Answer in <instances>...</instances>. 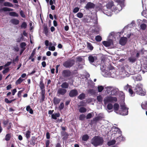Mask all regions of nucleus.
Here are the masks:
<instances>
[{"instance_id": "1", "label": "nucleus", "mask_w": 147, "mask_h": 147, "mask_svg": "<svg viewBox=\"0 0 147 147\" xmlns=\"http://www.w3.org/2000/svg\"><path fill=\"white\" fill-rule=\"evenodd\" d=\"M103 142V138L98 136H94L91 140V143L95 147L102 145Z\"/></svg>"}, {"instance_id": "2", "label": "nucleus", "mask_w": 147, "mask_h": 147, "mask_svg": "<svg viewBox=\"0 0 147 147\" xmlns=\"http://www.w3.org/2000/svg\"><path fill=\"white\" fill-rule=\"evenodd\" d=\"M134 90L135 92L139 95L144 96L146 94V92L143 90L142 85L140 83H138L136 85Z\"/></svg>"}, {"instance_id": "3", "label": "nucleus", "mask_w": 147, "mask_h": 147, "mask_svg": "<svg viewBox=\"0 0 147 147\" xmlns=\"http://www.w3.org/2000/svg\"><path fill=\"white\" fill-rule=\"evenodd\" d=\"M117 100V98L116 97L107 96L104 99L103 101L105 105H106L109 103H113L116 102Z\"/></svg>"}, {"instance_id": "4", "label": "nucleus", "mask_w": 147, "mask_h": 147, "mask_svg": "<svg viewBox=\"0 0 147 147\" xmlns=\"http://www.w3.org/2000/svg\"><path fill=\"white\" fill-rule=\"evenodd\" d=\"M75 63V61L74 60L69 59L64 61L63 63V65L66 68H70L74 65Z\"/></svg>"}, {"instance_id": "5", "label": "nucleus", "mask_w": 147, "mask_h": 147, "mask_svg": "<svg viewBox=\"0 0 147 147\" xmlns=\"http://www.w3.org/2000/svg\"><path fill=\"white\" fill-rule=\"evenodd\" d=\"M120 107L121 111V112H119V113L123 115H127L128 114V109H127L125 106L123 104L121 105Z\"/></svg>"}, {"instance_id": "6", "label": "nucleus", "mask_w": 147, "mask_h": 147, "mask_svg": "<svg viewBox=\"0 0 147 147\" xmlns=\"http://www.w3.org/2000/svg\"><path fill=\"white\" fill-rule=\"evenodd\" d=\"M62 75L64 78H67L72 76V73L69 70L65 69L63 71Z\"/></svg>"}, {"instance_id": "7", "label": "nucleus", "mask_w": 147, "mask_h": 147, "mask_svg": "<svg viewBox=\"0 0 147 147\" xmlns=\"http://www.w3.org/2000/svg\"><path fill=\"white\" fill-rule=\"evenodd\" d=\"M132 88V86H131L129 85L128 84H127L124 87V90L126 91H127L128 90L129 94L132 96L134 95L135 93L133 92Z\"/></svg>"}, {"instance_id": "8", "label": "nucleus", "mask_w": 147, "mask_h": 147, "mask_svg": "<svg viewBox=\"0 0 147 147\" xmlns=\"http://www.w3.org/2000/svg\"><path fill=\"white\" fill-rule=\"evenodd\" d=\"M67 90L66 89H63L62 88H59L57 91V95L58 96L64 95L66 93Z\"/></svg>"}, {"instance_id": "9", "label": "nucleus", "mask_w": 147, "mask_h": 147, "mask_svg": "<svg viewBox=\"0 0 147 147\" xmlns=\"http://www.w3.org/2000/svg\"><path fill=\"white\" fill-rule=\"evenodd\" d=\"M78 90L76 89H74L70 91L69 95L71 97H73L76 96L78 94Z\"/></svg>"}, {"instance_id": "10", "label": "nucleus", "mask_w": 147, "mask_h": 147, "mask_svg": "<svg viewBox=\"0 0 147 147\" xmlns=\"http://www.w3.org/2000/svg\"><path fill=\"white\" fill-rule=\"evenodd\" d=\"M95 5L93 3L89 2L87 3L85 7V8L87 10L90 9H94L95 7Z\"/></svg>"}, {"instance_id": "11", "label": "nucleus", "mask_w": 147, "mask_h": 147, "mask_svg": "<svg viewBox=\"0 0 147 147\" xmlns=\"http://www.w3.org/2000/svg\"><path fill=\"white\" fill-rule=\"evenodd\" d=\"M102 43L106 47H108L113 44V41L112 40H110L108 41H102Z\"/></svg>"}, {"instance_id": "12", "label": "nucleus", "mask_w": 147, "mask_h": 147, "mask_svg": "<svg viewBox=\"0 0 147 147\" xmlns=\"http://www.w3.org/2000/svg\"><path fill=\"white\" fill-rule=\"evenodd\" d=\"M127 41V38L126 37H122L119 40V44L123 46L125 45Z\"/></svg>"}, {"instance_id": "13", "label": "nucleus", "mask_w": 147, "mask_h": 147, "mask_svg": "<svg viewBox=\"0 0 147 147\" xmlns=\"http://www.w3.org/2000/svg\"><path fill=\"white\" fill-rule=\"evenodd\" d=\"M107 7L109 9H111L113 8V9H117L115 8V7L114 9L115 5H114L113 2V1L109 2L107 4Z\"/></svg>"}, {"instance_id": "14", "label": "nucleus", "mask_w": 147, "mask_h": 147, "mask_svg": "<svg viewBox=\"0 0 147 147\" xmlns=\"http://www.w3.org/2000/svg\"><path fill=\"white\" fill-rule=\"evenodd\" d=\"M88 59L89 62L91 63H93L95 61L97 60V57H93L92 55H90L88 57Z\"/></svg>"}, {"instance_id": "15", "label": "nucleus", "mask_w": 147, "mask_h": 147, "mask_svg": "<svg viewBox=\"0 0 147 147\" xmlns=\"http://www.w3.org/2000/svg\"><path fill=\"white\" fill-rule=\"evenodd\" d=\"M104 117L101 115H98V116L94 117L93 119V121L95 123H96L97 121L101 120L102 119L104 118Z\"/></svg>"}, {"instance_id": "16", "label": "nucleus", "mask_w": 147, "mask_h": 147, "mask_svg": "<svg viewBox=\"0 0 147 147\" xmlns=\"http://www.w3.org/2000/svg\"><path fill=\"white\" fill-rule=\"evenodd\" d=\"M61 136H63V140H66L68 138L69 135L65 131H61Z\"/></svg>"}, {"instance_id": "17", "label": "nucleus", "mask_w": 147, "mask_h": 147, "mask_svg": "<svg viewBox=\"0 0 147 147\" xmlns=\"http://www.w3.org/2000/svg\"><path fill=\"white\" fill-rule=\"evenodd\" d=\"M114 134H119L121 135L122 134V131L120 130V129L118 127H115L114 130L113 131Z\"/></svg>"}, {"instance_id": "18", "label": "nucleus", "mask_w": 147, "mask_h": 147, "mask_svg": "<svg viewBox=\"0 0 147 147\" xmlns=\"http://www.w3.org/2000/svg\"><path fill=\"white\" fill-rule=\"evenodd\" d=\"M125 139V138L122 136L121 134L119 136L117 137L116 139V141L118 143H119L120 142L124 141Z\"/></svg>"}, {"instance_id": "19", "label": "nucleus", "mask_w": 147, "mask_h": 147, "mask_svg": "<svg viewBox=\"0 0 147 147\" xmlns=\"http://www.w3.org/2000/svg\"><path fill=\"white\" fill-rule=\"evenodd\" d=\"M40 87L41 90V92H45V86L43 82V80H41L40 83Z\"/></svg>"}, {"instance_id": "20", "label": "nucleus", "mask_w": 147, "mask_h": 147, "mask_svg": "<svg viewBox=\"0 0 147 147\" xmlns=\"http://www.w3.org/2000/svg\"><path fill=\"white\" fill-rule=\"evenodd\" d=\"M113 107L114 111L116 113H119L118 112V111L119 108V105L117 103H115L113 105Z\"/></svg>"}, {"instance_id": "21", "label": "nucleus", "mask_w": 147, "mask_h": 147, "mask_svg": "<svg viewBox=\"0 0 147 147\" xmlns=\"http://www.w3.org/2000/svg\"><path fill=\"white\" fill-rule=\"evenodd\" d=\"M53 100L54 105H56L59 103L61 100V99L60 98H58L56 97H54Z\"/></svg>"}, {"instance_id": "22", "label": "nucleus", "mask_w": 147, "mask_h": 147, "mask_svg": "<svg viewBox=\"0 0 147 147\" xmlns=\"http://www.w3.org/2000/svg\"><path fill=\"white\" fill-rule=\"evenodd\" d=\"M13 9L7 7H4L0 9V11L1 12L3 11H13Z\"/></svg>"}, {"instance_id": "23", "label": "nucleus", "mask_w": 147, "mask_h": 147, "mask_svg": "<svg viewBox=\"0 0 147 147\" xmlns=\"http://www.w3.org/2000/svg\"><path fill=\"white\" fill-rule=\"evenodd\" d=\"M41 96L40 97V102L41 103H42L45 100V92H43V91H42V92H41Z\"/></svg>"}, {"instance_id": "24", "label": "nucleus", "mask_w": 147, "mask_h": 147, "mask_svg": "<svg viewBox=\"0 0 147 147\" xmlns=\"http://www.w3.org/2000/svg\"><path fill=\"white\" fill-rule=\"evenodd\" d=\"M69 86L68 83L67 82H64L61 85V88L65 89L68 88Z\"/></svg>"}, {"instance_id": "25", "label": "nucleus", "mask_w": 147, "mask_h": 147, "mask_svg": "<svg viewBox=\"0 0 147 147\" xmlns=\"http://www.w3.org/2000/svg\"><path fill=\"white\" fill-rule=\"evenodd\" d=\"M89 137L88 134L83 135L82 137V140L83 141H87L89 139Z\"/></svg>"}, {"instance_id": "26", "label": "nucleus", "mask_w": 147, "mask_h": 147, "mask_svg": "<svg viewBox=\"0 0 147 147\" xmlns=\"http://www.w3.org/2000/svg\"><path fill=\"white\" fill-rule=\"evenodd\" d=\"M10 22L12 24L15 25H18L19 23V21L15 19H11Z\"/></svg>"}, {"instance_id": "27", "label": "nucleus", "mask_w": 147, "mask_h": 147, "mask_svg": "<svg viewBox=\"0 0 147 147\" xmlns=\"http://www.w3.org/2000/svg\"><path fill=\"white\" fill-rule=\"evenodd\" d=\"M142 108L144 110H147V101L142 102L141 105Z\"/></svg>"}, {"instance_id": "28", "label": "nucleus", "mask_w": 147, "mask_h": 147, "mask_svg": "<svg viewBox=\"0 0 147 147\" xmlns=\"http://www.w3.org/2000/svg\"><path fill=\"white\" fill-rule=\"evenodd\" d=\"M3 5L5 7H12L13 6V5L10 2H5L3 3Z\"/></svg>"}, {"instance_id": "29", "label": "nucleus", "mask_w": 147, "mask_h": 147, "mask_svg": "<svg viewBox=\"0 0 147 147\" xmlns=\"http://www.w3.org/2000/svg\"><path fill=\"white\" fill-rule=\"evenodd\" d=\"M60 116V114L59 113H55V114H52L51 115V117L52 119H56L57 117H59Z\"/></svg>"}, {"instance_id": "30", "label": "nucleus", "mask_w": 147, "mask_h": 147, "mask_svg": "<svg viewBox=\"0 0 147 147\" xmlns=\"http://www.w3.org/2000/svg\"><path fill=\"white\" fill-rule=\"evenodd\" d=\"M31 132L30 131L28 130L26 131V134H25V136L27 139H28L30 137Z\"/></svg>"}, {"instance_id": "31", "label": "nucleus", "mask_w": 147, "mask_h": 147, "mask_svg": "<svg viewBox=\"0 0 147 147\" xmlns=\"http://www.w3.org/2000/svg\"><path fill=\"white\" fill-rule=\"evenodd\" d=\"M118 90L117 89H113L111 91V95L113 96L116 95L117 94Z\"/></svg>"}, {"instance_id": "32", "label": "nucleus", "mask_w": 147, "mask_h": 147, "mask_svg": "<svg viewBox=\"0 0 147 147\" xmlns=\"http://www.w3.org/2000/svg\"><path fill=\"white\" fill-rule=\"evenodd\" d=\"M11 137V133L7 134L5 137V140L6 141H9Z\"/></svg>"}, {"instance_id": "33", "label": "nucleus", "mask_w": 147, "mask_h": 147, "mask_svg": "<svg viewBox=\"0 0 147 147\" xmlns=\"http://www.w3.org/2000/svg\"><path fill=\"white\" fill-rule=\"evenodd\" d=\"M128 60L130 62L133 63L136 61V59L134 57H130L128 58Z\"/></svg>"}, {"instance_id": "34", "label": "nucleus", "mask_w": 147, "mask_h": 147, "mask_svg": "<svg viewBox=\"0 0 147 147\" xmlns=\"http://www.w3.org/2000/svg\"><path fill=\"white\" fill-rule=\"evenodd\" d=\"M9 14L10 16H11L18 17L19 16L18 14L15 12H10L9 13Z\"/></svg>"}, {"instance_id": "35", "label": "nucleus", "mask_w": 147, "mask_h": 147, "mask_svg": "<svg viewBox=\"0 0 147 147\" xmlns=\"http://www.w3.org/2000/svg\"><path fill=\"white\" fill-rule=\"evenodd\" d=\"M86 43L88 48L91 51L93 49L94 47L91 44L88 42H87Z\"/></svg>"}, {"instance_id": "36", "label": "nucleus", "mask_w": 147, "mask_h": 147, "mask_svg": "<svg viewBox=\"0 0 147 147\" xmlns=\"http://www.w3.org/2000/svg\"><path fill=\"white\" fill-rule=\"evenodd\" d=\"M85 95L83 93L81 94L78 97V98L81 100H82L85 98Z\"/></svg>"}, {"instance_id": "37", "label": "nucleus", "mask_w": 147, "mask_h": 147, "mask_svg": "<svg viewBox=\"0 0 147 147\" xmlns=\"http://www.w3.org/2000/svg\"><path fill=\"white\" fill-rule=\"evenodd\" d=\"M97 100L100 103H102L103 101V98L101 95H99L97 96Z\"/></svg>"}, {"instance_id": "38", "label": "nucleus", "mask_w": 147, "mask_h": 147, "mask_svg": "<svg viewBox=\"0 0 147 147\" xmlns=\"http://www.w3.org/2000/svg\"><path fill=\"white\" fill-rule=\"evenodd\" d=\"M24 80V79H22L21 77L16 82V85H18L19 84H20L22 81Z\"/></svg>"}, {"instance_id": "39", "label": "nucleus", "mask_w": 147, "mask_h": 147, "mask_svg": "<svg viewBox=\"0 0 147 147\" xmlns=\"http://www.w3.org/2000/svg\"><path fill=\"white\" fill-rule=\"evenodd\" d=\"M140 27L141 29L144 30L146 29L147 25L146 24L143 23L140 25Z\"/></svg>"}, {"instance_id": "40", "label": "nucleus", "mask_w": 147, "mask_h": 147, "mask_svg": "<svg viewBox=\"0 0 147 147\" xmlns=\"http://www.w3.org/2000/svg\"><path fill=\"white\" fill-rule=\"evenodd\" d=\"M87 111L86 109L84 107H81L79 109V111L80 113H84L86 112Z\"/></svg>"}, {"instance_id": "41", "label": "nucleus", "mask_w": 147, "mask_h": 147, "mask_svg": "<svg viewBox=\"0 0 147 147\" xmlns=\"http://www.w3.org/2000/svg\"><path fill=\"white\" fill-rule=\"evenodd\" d=\"M43 30L44 32V34L46 36H47L48 34V31L47 26H45L44 27Z\"/></svg>"}, {"instance_id": "42", "label": "nucleus", "mask_w": 147, "mask_h": 147, "mask_svg": "<svg viewBox=\"0 0 147 147\" xmlns=\"http://www.w3.org/2000/svg\"><path fill=\"white\" fill-rule=\"evenodd\" d=\"M95 39L97 42H99L101 41L102 38L100 36L97 35L96 36Z\"/></svg>"}, {"instance_id": "43", "label": "nucleus", "mask_w": 147, "mask_h": 147, "mask_svg": "<svg viewBox=\"0 0 147 147\" xmlns=\"http://www.w3.org/2000/svg\"><path fill=\"white\" fill-rule=\"evenodd\" d=\"M27 26V24L25 22H23L21 25V28L25 29L26 28Z\"/></svg>"}, {"instance_id": "44", "label": "nucleus", "mask_w": 147, "mask_h": 147, "mask_svg": "<svg viewBox=\"0 0 147 147\" xmlns=\"http://www.w3.org/2000/svg\"><path fill=\"white\" fill-rule=\"evenodd\" d=\"M98 91L99 92H101L104 89V87L102 86H98L97 87Z\"/></svg>"}, {"instance_id": "45", "label": "nucleus", "mask_w": 147, "mask_h": 147, "mask_svg": "<svg viewBox=\"0 0 147 147\" xmlns=\"http://www.w3.org/2000/svg\"><path fill=\"white\" fill-rule=\"evenodd\" d=\"M116 142H117L116 140H113L110 142H108V144L109 146L114 145L115 144Z\"/></svg>"}, {"instance_id": "46", "label": "nucleus", "mask_w": 147, "mask_h": 147, "mask_svg": "<svg viewBox=\"0 0 147 147\" xmlns=\"http://www.w3.org/2000/svg\"><path fill=\"white\" fill-rule=\"evenodd\" d=\"M26 43L24 42H21L20 44V47L22 49H26L25 46H26Z\"/></svg>"}, {"instance_id": "47", "label": "nucleus", "mask_w": 147, "mask_h": 147, "mask_svg": "<svg viewBox=\"0 0 147 147\" xmlns=\"http://www.w3.org/2000/svg\"><path fill=\"white\" fill-rule=\"evenodd\" d=\"M86 117L85 115L82 114L80 115L79 117V119L81 121L84 120Z\"/></svg>"}, {"instance_id": "48", "label": "nucleus", "mask_w": 147, "mask_h": 147, "mask_svg": "<svg viewBox=\"0 0 147 147\" xmlns=\"http://www.w3.org/2000/svg\"><path fill=\"white\" fill-rule=\"evenodd\" d=\"M113 105L111 103H108L107 106V108L109 110L112 109H113Z\"/></svg>"}, {"instance_id": "49", "label": "nucleus", "mask_w": 147, "mask_h": 147, "mask_svg": "<svg viewBox=\"0 0 147 147\" xmlns=\"http://www.w3.org/2000/svg\"><path fill=\"white\" fill-rule=\"evenodd\" d=\"M9 122V120L8 119H7L6 120H3V124L4 126L7 125V124H8Z\"/></svg>"}, {"instance_id": "50", "label": "nucleus", "mask_w": 147, "mask_h": 147, "mask_svg": "<svg viewBox=\"0 0 147 147\" xmlns=\"http://www.w3.org/2000/svg\"><path fill=\"white\" fill-rule=\"evenodd\" d=\"M50 143V141L49 140H47L45 142V147H50L49 146Z\"/></svg>"}, {"instance_id": "51", "label": "nucleus", "mask_w": 147, "mask_h": 147, "mask_svg": "<svg viewBox=\"0 0 147 147\" xmlns=\"http://www.w3.org/2000/svg\"><path fill=\"white\" fill-rule=\"evenodd\" d=\"M64 107V104L63 102H61L59 107V109L60 110H61Z\"/></svg>"}, {"instance_id": "52", "label": "nucleus", "mask_w": 147, "mask_h": 147, "mask_svg": "<svg viewBox=\"0 0 147 147\" xmlns=\"http://www.w3.org/2000/svg\"><path fill=\"white\" fill-rule=\"evenodd\" d=\"M142 80V77L140 75H138L136 77V80L137 81H141Z\"/></svg>"}, {"instance_id": "53", "label": "nucleus", "mask_w": 147, "mask_h": 147, "mask_svg": "<svg viewBox=\"0 0 147 147\" xmlns=\"http://www.w3.org/2000/svg\"><path fill=\"white\" fill-rule=\"evenodd\" d=\"M9 71V67H7L3 71L2 73L3 74H5Z\"/></svg>"}, {"instance_id": "54", "label": "nucleus", "mask_w": 147, "mask_h": 147, "mask_svg": "<svg viewBox=\"0 0 147 147\" xmlns=\"http://www.w3.org/2000/svg\"><path fill=\"white\" fill-rule=\"evenodd\" d=\"M20 14L21 16L23 18H25L26 16L24 13V11L22 10H21L20 12Z\"/></svg>"}, {"instance_id": "55", "label": "nucleus", "mask_w": 147, "mask_h": 147, "mask_svg": "<svg viewBox=\"0 0 147 147\" xmlns=\"http://www.w3.org/2000/svg\"><path fill=\"white\" fill-rule=\"evenodd\" d=\"M88 92L90 94L93 95L95 93V91L93 89H90L88 91Z\"/></svg>"}, {"instance_id": "56", "label": "nucleus", "mask_w": 147, "mask_h": 147, "mask_svg": "<svg viewBox=\"0 0 147 147\" xmlns=\"http://www.w3.org/2000/svg\"><path fill=\"white\" fill-rule=\"evenodd\" d=\"M99 31V30L98 29H96V28L93 29L92 30V31L93 33H94L96 34H98Z\"/></svg>"}, {"instance_id": "57", "label": "nucleus", "mask_w": 147, "mask_h": 147, "mask_svg": "<svg viewBox=\"0 0 147 147\" xmlns=\"http://www.w3.org/2000/svg\"><path fill=\"white\" fill-rule=\"evenodd\" d=\"M77 16L78 18H81L83 17V15L82 13L79 12L77 14Z\"/></svg>"}, {"instance_id": "58", "label": "nucleus", "mask_w": 147, "mask_h": 147, "mask_svg": "<svg viewBox=\"0 0 147 147\" xmlns=\"http://www.w3.org/2000/svg\"><path fill=\"white\" fill-rule=\"evenodd\" d=\"M143 67L144 69V70H142V71L143 72V73H144L145 72L147 71V65H144Z\"/></svg>"}, {"instance_id": "59", "label": "nucleus", "mask_w": 147, "mask_h": 147, "mask_svg": "<svg viewBox=\"0 0 147 147\" xmlns=\"http://www.w3.org/2000/svg\"><path fill=\"white\" fill-rule=\"evenodd\" d=\"M92 117V115L91 113H90L88 114L86 116V118L87 119H90Z\"/></svg>"}, {"instance_id": "60", "label": "nucleus", "mask_w": 147, "mask_h": 147, "mask_svg": "<svg viewBox=\"0 0 147 147\" xmlns=\"http://www.w3.org/2000/svg\"><path fill=\"white\" fill-rule=\"evenodd\" d=\"M55 48L54 46H50L49 47V50L51 51H53L55 50Z\"/></svg>"}, {"instance_id": "61", "label": "nucleus", "mask_w": 147, "mask_h": 147, "mask_svg": "<svg viewBox=\"0 0 147 147\" xmlns=\"http://www.w3.org/2000/svg\"><path fill=\"white\" fill-rule=\"evenodd\" d=\"M79 9L78 7H76L74 8L73 12L74 13H76L78 11Z\"/></svg>"}, {"instance_id": "62", "label": "nucleus", "mask_w": 147, "mask_h": 147, "mask_svg": "<svg viewBox=\"0 0 147 147\" xmlns=\"http://www.w3.org/2000/svg\"><path fill=\"white\" fill-rule=\"evenodd\" d=\"M12 126V123L11 122H9L8 123V127H7V129L8 130H9L10 129L11 127V126Z\"/></svg>"}, {"instance_id": "63", "label": "nucleus", "mask_w": 147, "mask_h": 147, "mask_svg": "<svg viewBox=\"0 0 147 147\" xmlns=\"http://www.w3.org/2000/svg\"><path fill=\"white\" fill-rule=\"evenodd\" d=\"M35 137L34 136H32V137L31 141L32 143L34 144H35Z\"/></svg>"}, {"instance_id": "64", "label": "nucleus", "mask_w": 147, "mask_h": 147, "mask_svg": "<svg viewBox=\"0 0 147 147\" xmlns=\"http://www.w3.org/2000/svg\"><path fill=\"white\" fill-rule=\"evenodd\" d=\"M11 62H7V63L4 66L6 67L9 66L11 64Z\"/></svg>"}]
</instances>
